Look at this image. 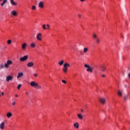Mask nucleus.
Returning <instances> with one entry per match:
<instances>
[{
    "label": "nucleus",
    "instance_id": "25",
    "mask_svg": "<svg viewBox=\"0 0 130 130\" xmlns=\"http://www.w3.org/2000/svg\"><path fill=\"white\" fill-rule=\"evenodd\" d=\"M88 48H84L83 49L84 53H86L88 51Z\"/></svg>",
    "mask_w": 130,
    "mask_h": 130
},
{
    "label": "nucleus",
    "instance_id": "44",
    "mask_svg": "<svg viewBox=\"0 0 130 130\" xmlns=\"http://www.w3.org/2000/svg\"><path fill=\"white\" fill-rule=\"evenodd\" d=\"M80 2H85V0H80Z\"/></svg>",
    "mask_w": 130,
    "mask_h": 130
},
{
    "label": "nucleus",
    "instance_id": "24",
    "mask_svg": "<svg viewBox=\"0 0 130 130\" xmlns=\"http://www.w3.org/2000/svg\"><path fill=\"white\" fill-rule=\"evenodd\" d=\"M95 41L97 44H99V43H100V39L98 38V39H96V40H95Z\"/></svg>",
    "mask_w": 130,
    "mask_h": 130
},
{
    "label": "nucleus",
    "instance_id": "30",
    "mask_svg": "<svg viewBox=\"0 0 130 130\" xmlns=\"http://www.w3.org/2000/svg\"><path fill=\"white\" fill-rule=\"evenodd\" d=\"M42 27H43L44 30H46V25L44 24V25H43Z\"/></svg>",
    "mask_w": 130,
    "mask_h": 130
},
{
    "label": "nucleus",
    "instance_id": "26",
    "mask_svg": "<svg viewBox=\"0 0 130 130\" xmlns=\"http://www.w3.org/2000/svg\"><path fill=\"white\" fill-rule=\"evenodd\" d=\"M58 64H59L60 66H61L63 64V60H61V61L58 62Z\"/></svg>",
    "mask_w": 130,
    "mask_h": 130
},
{
    "label": "nucleus",
    "instance_id": "9",
    "mask_svg": "<svg viewBox=\"0 0 130 130\" xmlns=\"http://www.w3.org/2000/svg\"><path fill=\"white\" fill-rule=\"evenodd\" d=\"M44 7V3L43 2H40L39 3V8L42 9Z\"/></svg>",
    "mask_w": 130,
    "mask_h": 130
},
{
    "label": "nucleus",
    "instance_id": "23",
    "mask_svg": "<svg viewBox=\"0 0 130 130\" xmlns=\"http://www.w3.org/2000/svg\"><path fill=\"white\" fill-rule=\"evenodd\" d=\"M36 88H37V89H42V87L41 85H39L38 83Z\"/></svg>",
    "mask_w": 130,
    "mask_h": 130
},
{
    "label": "nucleus",
    "instance_id": "45",
    "mask_svg": "<svg viewBox=\"0 0 130 130\" xmlns=\"http://www.w3.org/2000/svg\"><path fill=\"white\" fill-rule=\"evenodd\" d=\"M2 1H3V0H0V2H2Z\"/></svg>",
    "mask_w": 130,
    "mask_h": 130
},
{
    "label": "nucleus",
    "instance_id": "4",
    "mask_svg": "<svg viewBox=\"0 0 130 130\" xmlns=\"http://www.w3.org/2000/svg\"><path fill=\"white\" fill-rule=\"evenodd\" d=\"M13 76L9 75L6 77V82H10V81H13Z\"/></svg>",
    "mask_w": 130,
    "mask_h": 130
},
{
    "label": "nucleus",
    "instance_id": "38",
    "mask_svg": "<svg viewBox=\"0 0 130 130\" xmlns=\"http://www.w3.org/2000/svg\"><path fill=\"white\" fill-rule=\"evenodd\" d=\"M26 95H27V96L29 95V92H26Z\"/></svg>",
    "mask_w": 130,
    "mask_h": 130
},
{
    "label": "nucleus",
    "instance_id": "13",
    "mask_svg": "<svg viewBox=\"0 0 130 130\" xmlns=\"http://www.w3.org/2000/svg\"><path fill=\"white\" fill-rule=\"evenodd\" d=\"M23 76H24V74L23 73H19L17 76V79H19V78L22 77Z\"/></svg>",
    "mask_w": 130,
    "mask_h": 130
},
{
    "label": "nucleus",
    "instance_id": "14",
    "mask_svg": "<svg viewBox=\"0 0 130 130\" xmlns=\"http://www.w3.org/2000/svg\"><path fill=\"white\" fill-rule=\"evenodd\" d=\"M6 115L8 118H11V117H12V115H13V114H12V113H8Z\"/></svg>",
    "mask_w": 130,
    "mask_h": 130
},
{
    "label": "nucleus",
    "instance_id": "39",
    "mask_svg": "<svg viewBox=\"0 0 130 130\" xmlns=\"http://www.w3.org/2000/svg\"><path fill=\"white\" fill-rule=\"evenodd\" d=\"M128 78H129V79H130V73L128 74Z\"/></svg>",
    "mask_w": 130,
    "mask_h": 130
},
{
    "label": "nucleus",
    "instance_id": "42",
    "mask_svg": "<svg viewBox=\"0 0 130 130\" xmlns=\"http://www.w3.org/2000/svg\"><path fill=\"white\" fill-rule=\"evenodd\" d=\"M15 97L18 98V94H15Z\"/></svg>",
    "mask_w": 130,
    "mask_h": 130
},
{
    "label": "nucleus",
    "instance_id": "5",
    "mask_svg": "<svg viewBox=\"0 0 130 130\" xmlns=\"http://www.w3.org/2000/svg\"><path fill=\"white\" fill-rule=\"evenodd\" d=\"M100 102L102 104L104 105L106 103V100L104 98H101L99 99Z\"/></svg>",
    "mask_w": 130,
    "mask_h": 130
},
{
    "label": "nucleus",
    "instance_id": "28",
    "mask_svg": "<svg viewBox=\"0 0 130 130\" xmlns=\"http://www.w3.org/2000/svg\"><path fill=\"white\" fill-rule=\"evenodd\" d=\"M30 46H31V47H32V48H34V47H35V46H36V45H35V44H34V43H31V44H30Z\"/></svg>",
    "mask_w": 130,
    "mask_h": 130
},
{
    "label": "nucleus",
    "instance_id": "36",
    "mask_svg": "<svg viewBox=\"0 0 130 130\" xmlns=\"http://www.w3.org/2000/svg\"><path fill=\"white\" fill-rule=\"evenodd\" d=\"M34 77H38V75H37V73H34Z\"/></svg>",
    "mask_w": 130,
    "mask_h": 130
},
{
    "label": "nucleus",
    "instance_id": "35",
    "mask_svg": "<svg viewBox=\"0 0 130 130\" xmlns=\"http://www.w3.org/2000/svg\"><path fill=\"white\" fill-rule=\"evenodd\" d=\"M12 105L13 106H15V105H16V102H13L12 103Z\"/></svg>",
    "mask_w": 130,
    "mask_h": 130
},
{
    "label": "nucleus",
    "instance_id": "27",
    "mask_svg": "<svg viewBox=\"0 0 130 130\" xmlns=\"http://www.w3.org/2000/svg\"><path fill=\"white\" fill-rule=\"evenodd\" d=\"M93 38H94L95 40H96V39H98V37H97V35L96 34H94L93 35Z\"/></svg>",
    "mask_w": 130,
    "mask_h": 130
},
{
    "label": "nucleus",
    "instance_id": "29",
    "mask_svg": "<svg viewBox=\"0 0 130 130\" xmlns=\"http://www.w3.org/2000/svg\"><path fill=\"white\" fill-rule=\"evenodd\" d=\"M21 87H22V85L21 84H19L17 87V88L18 89V90H20V89L21 88Z\"/></svg>",
    "mask_w": 130,
    "mask_h": 130
},
{
    "label": "nucleus",
    "instance_id": "7",
    "mask_svg": "<svg viewBox=\"0 0 130 130\" xmlns=\"http://www.w3.org/2000/svg\"><path fill=\"white\" fill-rule=\"evenodd\" d=\"M30 85L31 86V87H34V88H36V87H37V85H38V83L35 82V81H31L30 83Z\"/></svg>",
    "mask_w": 130,
    "mask_h": 130
},
{
    "label": "nucleus",
    "instance_id": "8",
    "mask_svg": "<svg viewBox=\"0 0 130 130\" xmlns=\"http://www.w3.org/2000/svg\"><path fill=\"white\" fill-rule=\"evenodd\" d=\"M6 124H5V122H2L1 124H0V129L1 130H4L5 129V126Z\"/></svg>",
    "mask_w": 130,
    "mask_h": 130
},
{
    "label": "nucleus",
    "instance_id": "22",
    "mask_svg": "<svg viewBox=\"0 0 130 130\" xmlns=\"http://www.w3.org/2000/svg\"><path fill=\"white\" fill-rule=\"evenodd\" d=\"M127 99H128V95H124V100L125 101H126V100H127Z\"/></svg>",
    "mask_w": 130,
    "mask_h": 130
},
{
    "label": "nucleus",
    "instance_id": "10",
    "mask_svg": "<svg viewBox=\"0 0 130 130\" xmlns=\"http://www.w3.org/2000/svg\"><path fill=\"white\" fill-rule=\"evenodd\" d=\"M34 66V62H29L27 64V67H28V68H32V67H33Z\"/></svg>",
    "mask_w": 130,
    "mask_h": 130
},
{
    "label": "nucleus",
    "instance_id": "37",
    "mask_svg": "<svg viewBox=\"0 0 130 130\" xmlns=\"http://www.w3.org/2000/svg\"><path fill=\"white\" fill-rule=\"evenodd\" d=\"M102 77L103 78H105L106 76H105V75H102Z\"/></svg>",
    "mask_w": 130,
    "mask_h": 130
},
{
    "label": "nucleus",
    "instance_id": "40",
    "mask_svg": "<svg viewBox=\"0 0 130 130\" xmlns=\"http://www.w3.org/2000/svg\"><path fill=\"white\" fill-rule=\"evenodd\" d=\"M78 17H79V18H81V17H82V16L81 15V14H79Z\"/></svg>",
    "mask_w": 130,
    "mask_h": 130
},
{
    "label": "nucleus",
    "instance_id": "19",
    "mask_svg": "<svg viewBox=\"0 0 130 130\" xmlns=\"http://www.w3.org/2000/svg\"><path fill=\"white\" fill-rule=\"evenodd\" d=\"M8 0H3V3L1 4L2 7H4V6H5V4H6Z\"/></svg>",
    "mask_w": 130,
    "mask_h": 130
},
{
    "label": "nucleus",
    "instance_id": "15",
    "mask_svg": "<svg viewBox=\"0 0 130 130\" xmlns=\"http://www.w3.org/2000/svg\"><path fill=\"white\" fill-rule=\"evenodd\" d=\"M106 70V67L102 66L101 67V70L102 71V72H105V70Z\"/></svg>",
    "mask_w": 130,
    "mask_h": 130
},
{
    "label": "nucleus",
    "instance_id": "11",
    "mask_svg": "<svg viewBox=\"0 0 130 130\" xmlns=\"http://www.w3.org/2000/svg\"><path fill=\"white\" fill-rule=\"evenodd\" d=\"M41 36H42V35H41V33L38 34L37 36V40H39L40 41H41L42 39H41V38H40L41 37Z\"/></svg>",
    "mask_w": 130,
    "mask_h": 130
},
{
    "label": "nucleus",
    "instance_id": "16",
    "mask_svg": "<svg viewBox=\"0 0 130 130\" xmlns=\"http://www.w3.org/2000/svg\"><path fill=\"white\" fill-rule=\"evenodd\" d=\"M11 13H12L13 16H17V11H16L15 10H12L11 11Z\"/></svg>",
    "mask_w": 130,
    "mask_h": 130
},
{
    "label": "nucleus",
    "instance_id": "41",
    "mask_svg": "<svg viewBox=\"0 0 130 130\" xmlns=\"http://www.w3.org/2000/svg\"><path fill=\"white\" fill-rule=\"evenodd\" d=\"M2 96H4V92H2Z\"/></svg>",
    "mask_w": 130,
    "mask_h": 130
},
{
    "label": "nucleus",
    "instance_id": "3",
    "mask_svg": "<svg viewBox=\"0 0 130 130\" xmlns=\"http://www.w3.org/2000/svg\"><path fill=\"white\" fill-rule=\"evenodd\" d=\"M84 67L87 68V69H86L87 72H89L90 73H92V72H93V67H90L87 64H85L84 65Z\"/></svg>",
    "mask_w": 130,
    "mask_h": 130
},
{
    "label": "nucleus",
    "instance_id": "1",
    "mask_svg": "<svg viewBox=\"0 0 130 130\" xmlns=\"http://www.w3.org/2000/svg\"><path fill=\"white\" fill-rule=\"evenodd\" d=\"M13 64V61L10 60H8L7 63H5V66H4L3 64H1L0 65V70H3L4 68H6V69H8L9 68V66Z\"/></svg>",
    "mask_w": 130,
    "mask_h": 130
},
{
    "label": "nucleus",
    "instance_id": "32",
    "mask_svg": "<svg viewBox=\"0 0 130 130\" xmlns=\"http://www.w3.org/2000/svg\"><path fill=\"white\" fill-rule=\"evenodd\" d=\"M32 10H36V6H32L31 7Z\"/></svg>",
    "mask_w": 130,
    "mask_h": 130
},
{
    "label": "nucleus",
    "instance_id": "21",
    "mask_svg": "<svg viewBox=\"0 0 130 130\" xmlns=\"http://www.w3.org/2000/svg\"><path fill=\"white\" fill-rule=\"evenodd\" d=\"M117 94H118V96H119L120 97H121V96H122V92L120 90H119L118 91V93Z\"/></svg>",
    "mask_w": 130,
    "mask_h": 130
},
{
    "label": "nucleus",
    "instance_id": "12",
    "mask_svg": "<svg viewBox=\"0 0 130 130\" xmlns=\"http://www.w3.org/2000/svg\"><path fill=\"white\" fill-rule=\"evenodd\" d=\"M26 47H27V44L25 43H24L21 46V48L22 49H23V50H25L26 49Z\"/></svg>",
    "mask_w": 130,
    "mask_h": 130
},
{
    "label": "nucleus",
    "instance_id": "46",
    "mask_svg": "<svg viewBox=\"0 0 130 130\" xmlns=\"http://www.w3.org/2000/svg\"><path fill=\"white\" fill-rule=\"evenodd\" d=\"M126 25H127V24L126 23Z\"/></svg>",
    "mask_w": 130,
    "mask_h": 130
},
{
    "label": "nucleus",
    "instance_id": "20",
    "mask_svg": "<svg viewBox=\"0 0 130 130\" xmlns=\"http://www.w3.org/2000/svg\"><path fill=\"white\" fill-rule=\"evenodd\" d=\"M10 3L13 6H17V3L14 2V0H10Z\"/></svg>",
    "mask_w": 130,
    "mask_h": 130
},
{
    "label": "nucleus",
    "instance_id": "6",
    "mask_svg": "<svg viewBox=\"0 0 130 130\" xmlns=\"http://www.w3.org/2000/svg\"><path fill=\"white\" fill-rule=\"evenodd\" d=\"M27 59H28V55H25L20 58V61H25Z\"/></svg>",
    "mask_w": 130,
    "mask_h": 130
},
{
    "label": "nucleus",
    "instance_id": "18",
    "mask_svg": "<svg viewBox=\"0 0 130 130\" xmlns=\"http://www.w3.org/2000/svg\"><path fill=\"white\" fill-rule=\"evenodd\" d=\"M77 116L78 118H79V119H81V120L83 119V116L82 115V114H78Z\"/></svg>",
    "mask_w": 130,
    "mask_h": 130
},
{
    "label": "nucleus",
    "instance_id": "31",
    "mask_svg": "<svg viewBox=\"0 0 130 130\" xmlns=\"http://www.w3.org/2000/svg\"><path fill=\"white\" fill-rule=\"evenodd\" d=\"M7 43H8V44H11V43H12V40H9L7 41Z\"/></svg>",
    "mask_w": 130,
    "mask_h": 130
},
{
    "label": "nucleus",
    "instance_id": "43",
    "mask_svg": "<svg viewBox=\"0 0 130 130\" xmlns=\"http://www.w3.org/2000/svg\"><path fill=\"white\" fill-rule=\"evenodd\" d=\"M81 112H83L84 110L83 109L81 110Z\"/></svg>",
    "mask_w": 130,
    "mask_h": 130
},
{
    "label": "nucleus",
    "instance_id": "34",
    "mask_svg": "<svg viewBox=\"0 0 130 130\" xmlns=\"http://www.w3.org/2000/svg\"><path fill=\"white\" fill-rule=\"evenodd\" d=\"M62 83L63 84H67V81H66L64 80H62Z\"/></svg>",
    "mask_w": 130,
    "mask_h": 130
},
{
    "label": "nucleus",
    "instance_id": "17",
    "mask_svg": "<svg viewBox=\"0 0 130 130\" xmlns=\"http://www.w3.org/2000/svg\"><path fill=\"white\" fill-rule=\"evenodd\" d=\"M74 126L75 128H79V123L76 122L74 124Z\"/></svg>",
    "mask_w": 130,
    "mask_h": 130
},
{
    "label": "nucleus",
    "instance_id": "2",
    "mask_svg": "<svg viewBox=\"0 0 130 130\" xmlns=\"http://www.w3.org/2000/svg\"><path fill=\"white\" fill-rule=\"evenodd\" d=\"M63 67L62 69L63 72V73H67V72H68V68L70 67V64H69V63H65L63 64Z\"/></svg>",
    "mask_w": 130,
    "mask_h": 130
},
{
    "label": "nucleus",
    "instance_id": "33",
    "mask_svg": "<svg viewBox=\"0 0 130 130\" xmlns=\"http://www.w3.org/2000/svg\"><path fill=\"white\" fill-rule=\"evenodd\" d=\"M50 27V26H49V24H47V26L46 27V29H49Z\"/></svg>",
    "mask_w": 130,
    "mask_h": 130
}]
</instances>
